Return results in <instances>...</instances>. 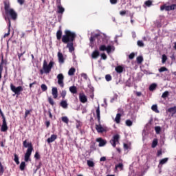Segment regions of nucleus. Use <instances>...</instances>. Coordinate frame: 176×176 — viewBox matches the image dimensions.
I'll return each mask as SVG.
<instances>
[{"instance_id": "nucleus-13", "label": "nucleus", "mask_w": 176, "mask_h": 176, "mask_svg": "<svg viewBox=\"0 0 176 176\" xmlns=\"http://www.w3.org/2000/svg\"><path fill=\"white\" fill-rule=\"evenodd\" d=\"M8 130V125L6 124V120L3 119L1 126V131H6Z\"/></svg>"}, {"instance_id": "nucleus-59", "label": "nucleus", "mask_w": 176, "mask_h": 176, "mask_svg": "<svg viewBox=\"0 0 176 176\" xmlns=\"http://www.w3.org/2000/svg\"><path fill=\"white\" fill-rule=\"evenodd\" d=\"M107 160V158L105 157H102L100 160V162H105Z\"/></svg>"}, {"instance_id": "nucleus-49", "label": "nucleus", "mask_w": 176, "mask_h": 176, "mask_svg": "<svg viewBox=\"0 0 176 176\" xmlns=\"http://www.w3.org/2000/svg\"><path fill=\"white\" fill-rule=\"evenodd\" d=\"M9 35H10V28H8V33L4 34V38H6V36H9Z\"/></svg>"}, {"instance_id": "nucleus-31", "label": "nucleus", "mask_w": 176, "mask_h": 176, "mask_svg": "<svg viewBox=\"0 0 176 176\" xmlns=\"http://www.w3.org/2000/svg\"><path fill=\"white\" fill-rule=\"evenodd\" d=\"M157 85H156V84H152L151 86H150V87H149V90L151 91H153V90H155V89H156V87H157Z\"/></svg>"}, {"instance_id": "nucleus-28", "label": "nucleus", "mask_w": 176, "mask_h": 176, "mask_svg": "<svg viewBox=\"0 0 176 176\" xmlns=\"http://www.w3.org/2000/svg\"><path fill=\"white\" fill-rule=\"evenodd\" d=\"M156 134H160V131H162V127L157 126L155 127Z\"/></svg>"}, {"instance_id": "nucleus-55", "label": "nucleus", "mask_w": 176, "mask_h": 176, "mask_svg": "<svg viewBox=\"0 0 176 176\" xmlns=\"http://www.w3.org/2000/svg\"><path fill=\"white\" fill-rule=\"evenodd\" d=\"M28 115H30V111L29 110H26L25 113V118H27V116H28Z\"/></svg>"}, {"instance_id": "nucleus-29", "label": "nucleus", "mask_w": 176, "mask_h": 176, "mask_svg": "<svg viewBox=\"0 0 176 176\" xmlns=\"http://www.w3.org/2000/svg\"><path fill=\"white\" fill-rule=\"evenodd\" d=\"M87 164L89 166V167H94V162L91 160H87Z\"/></svg>"}, {"instance_id": "nucleus-12", "label": "nucleus", "mask_w": 176, "mask_h": 176, "mask_svg": "<svg viewBox=\"0 0 176 176\" xmlns=\"http://www.w3.org/2000/svg\"><path fill=\"white\" fill-rule=\"evenodd\" d=\"M52 94L54 98H57V97L58 96V91H57L56 87H52Z\"/></svg>"}, {"instance_id": "nucleus-42", "label": "nucleus", "mask_w": 176, "mask_h": 176, "mask_svg": "<svg viewBox=\"0 0 176 176\" xmlns=\"http://www.w3.org/2000/svg\"><path fill=\"white\" fill-rule=\"evenodd\" d=\"M168 96V91H166L162 94V98H166V97Z\"/></svg>"}, {"instance_id": "nucleus-36", "label": "nucleus", "mask_w": 176, "mask_h": 176, "mask_svg": "<svg viewBox=\"0 0 176 176\" xmlns=\"http://www.w3.org/2000/svg\"><path fill=\"white\" fill-rule=\"evenodd\" d=\"M96 116L98 118V120H100V106L98 107L97 109H96Z\"/></svg>"}, {"instance_id": "nucleus-43", "label": "nucleus", "mask_w": 176, "mask_h": 176, "mask_svg": "<svg viewBox=\"0 0 176 176\" xmlns=\"http://www.w3.org/2000/svg\"><path fill=\"white\" fill-rule=\"evenodd\" d=\"M146 6H152V1L148 0L145 3Z\"/></svg>"}, {"instance_id": "nucleus-60", "label": "nucleus", "mask_w": 176, "mask_h": 176, "mask_svg": "<svg viewBox=\"0 0 176 176\" xmlns=\"http://www.w3.org/2000/svg\"><path fill=\"white\" fill-rule=\"evenodd\" d=\"M120 14L121 16H124V15L126 14V11H121V12H120Z\"/></svg>"}, {"instance_id": "nucleus-48", "label": "nucleus", "mask_w": 176, "mask_h": 176, "mask_svg": "<svg viewBox=\"0 0 176 176\" xmlns=\"http://www.w3.org/2000/svg\"><path fill=\"white\" fill-rule=\"evenodd\" d=\"M116 168H123V164H119L118 165L116 166Z\"/></svg>"}, {"instance_id": "nucleus-25", "label": "nucleus", "mask_w": 176, "mask_h": 176, "mask_svg": "<svg viewBox=\"0 0 176 176\" xmlns=\"http://www.w3.org/2000/svg\"><path fill=\"white\" fill-rule=\"evenodd\" d=\"M116 71L118 74H122V72H123V67L122 66H118L116 67Z\"/></svg>"}, {"instance_id": "nucleus-22", "label": "nucleus", "mask_w": 176, "mask_h": 176, "mask_svg": "<svg viewBox=\"0 0 176 176\" xmlns=\"http://www.w3.org/2000/svg\"><path fill=\"white\" fill-rule=\"evenodd\" d=\"M75 71H76L75 68L72 67V68L69 70V72H68V75H69V76H74V74H75Z\"/></svg>"}, {"instance_id": "nucleus-61", "label": "nucleus", "mask_w": 176, "mask_h": 176, "mask_svg": "<svg viewBox=\"0 0 176 176\" xmlns=\"http://www.w3.org/2000/svg\"><path fill=\"white\" fill-rule=\"evenodd\" d=\"M165 9H166V10H171V6H166V7H165Z\"/></svg>"}, {"instance_id": "nucleus-47", "label": "nucleus", "mask_w": 176, "mask_h": 176, "mask_svg": "<svg viewBox=\"0 0 176 176\" xmlns=\"http://www.w3.org/2000/svg\"><path fill=\"white\" fill-rule=\"evenodd\" d=\"M135 56V54L132 52V53L129 56V58H130V60H133V58H134Z\"/></svg>"}, {"instance_id": "nucleus-52", "label": "nucleus", "mask_w": 176, "mask_h": 176, "mask_svg": "<svg viewBox=\"0 0 176 176\" xmlns=\"http://www.w3.org/2000/svg\"><path fill=\"white\" fill-rule=\"evenodd\" d=\"M3 166H2V164L0 162V173H3Z\"/></svg>"}, {"instance_id": "nucleus-33", "label": "nucleus", "mask_w": 176, "mask_h": 176, "mask_svg": "<svg viewBox=\"0 0 176 176\" xmlns=\"http://www.w3.org/2000/svg\"><path fill=\"white\" fill-rule=\"evenodd\" d=\"M159 72L162 73V72H164L166 71H168V69L166 67H162L161 68H160L158 69Z\"/></svg>"}, {"instance_id": "nucleus-58", "label": "nucleus", "mask_w": 176, "mask_h": 176, "mask_svg": "<svg viewBox=\"0 0 176 176\" xmlns=\"http://www.w3.org/2000/svg\"><path fill=\"white\" fill-rule=\"evenodd\" d=\"M34 157H35L36 159H39V153H38V152H36V153H35Z\"/></svg>"}, {"instance_id": "nucleus-19", "label": "nucleus", "mask_w": 176, "mask_h": 176, "mask_svg": "<svg viewBox=\"0 0 176 176\" xmlns=\"http://www.w3.org/2000/svg\"><path fill=\"white\" fill-rule=\"evenodd\" d=\"M98 56H100V52H98V51H94L91 54L92 58H97Z\"/></svg>"}, {"instance_id": "nucleus-54", "label": "nucleus", "mask_w": 176, "mask_h": 176, "mask_svg": "<svg viewBox=\"0 0 176 176\" xmlns=\"http://www.w3.org/2000/svg\"><path fill=\"white\" fill-rule=\"evenodd\" d=\"M101 57L103 60H107V55L105 54H102Z\"/></svg>"}, {"instance_id": "nucleus-45", "label": "nucleus", "mask_w": 176, "mask_h": 176, "mask_svg": "<svg viewBox=\"0 0 176 176\" xmlns=\"http://www.w3.org/2000/svg\"><path fill=\"white\" fill-rule=\"evenodd\" d=\"M65 96H67V91H65V90L62 91L61 97L63 98H65Z\"/></svg>"}, {"instance_id": "nucleus-9", "label": "nucleus", "mask_w": 176, "mask_h": 176, "mask_svg": "<svg viewBox=\"0 0 176 176\" xmlns=\"http://www.w3.org/2000/svg\"><path fill=\"white\" fill-rule=\"evenodd\" d=\"M58 60L60 64H64L65 58L64 55H63V53L58 52Z\"/></svg>"}, {"instance_id": "nucleus-4", "label": "nucleus", "mask_w": 176, "mask_h": 176, "mask_svg": "<svg viewBox=\"0 0 176 176\" xmlns=\"http://www.w3.org/2000/svg\"><path fill=\"white\" fill-rule=\"evenodd\" d=\"M99 49L101 52H104L106 50L108 54H109V53H111V52L115 51V47L111 46V45H108L107 47V46L102 45H100Z\"/></svg>"}, {"instance_id": "nucleus-51", "label": "nucleus", "mask_w": 176, "mask_h": 176, "mask_svg": "<svg viewBox=\"0 0 176 176\" xmlns=\"http://www.w3.org/2000/svg\"><path fill=\"white\" fill-rule=\"evenodd\" d=\"M25 54V51H24L23 53H21V54H18V57L19 58H21L22 56Z\"/></svg>"}, {"instance_id": "nucleus-5", "label": "nucleus", "mask_w": 176, "mask_h": 176, "mask_svg": "<svg viewBox=\"0 0 176 176\" xmlns=\"http://www.w3.org/2000/svg\"><path fill=\"white\" fill-rule=\"evenodd\" d=\"M10 89L12 91H13V93L15 94H17V96L20 94L21 91H23V87L19 86L16 87L14 85H13V84H10Z\"/></svg>"}, {"instance_id": "nucleus-10", "label": "nucleus", "mask_w": 176, "mask_h": 176, "mask_svg": "<svg viewBox=\"0 0 176 176\" xmlns=\"http://www.w3.org/2000/svg\"><path fill=\"white\" fill-rule=\"evenodd\" d=\"M56 140H57V135H52L51 137L47 140V142H48V144H50L52 142H54Z\"/></svg>"}, {"instance_id": "nucleus-38", "label": "nucleus", "mask_w": 176, "mask_h": 176, "mask_svg": "<svg viewBox=\"0 0 176 176\" xmlns=\"http://www.w3.org/2000/svg\"><path fill=\"white\" fill-rule=\"evenodd\" d=\"M137 45L140 47H144V42H142V41H138Z\"/></svg>"}, {"instance_id": "nucleus-44", "label": "nucleus", "mask_w": 176, "mask_h": 176, "mask_svg": "<svg viewBox=\"0 0 176 176\" xmlns=\"http://www.w3.org/2000/svg\"><path fill=\"white\" fill-rule=\"evenodd\" d=\"M166 61H167V56L165 54H164L162 55V64H164Z\"/></svg>"}, {"instance_id": "nucleus-41", "label": "nucleus", "mask_w": 176, "mask_h": 176, "mask_svg": "<svg viewBox=\"0 0 176 176\" xmlns=\"http://www.w3.org/2000/svg\"><path fill=\"white\" fill-rule=\"evenodd\" d=\"M157 145V140L156 139H155L153 141V144H152V148H156V146Z\"/></svg>"}, {"instance_id": "nucleus-39", "label": "nucleus", "mask_w": 176, "mask_h": 176, "mask_svg": "<svg viewBox=\"0 0 176 176\" xmlns=\"http://www.w3.org/2000/svg\"><path fill=\"white\" fill-rule=\"evenodd\" d=\"M137 61H138V64H141V63H142V61H144V58H142V56H138L137 58Z\"/></svg>"}, {"instance_id": "nucleus-57", "label": "nucleus", "mask_w": 176, "mask_h": 176, "mask_svg": "<svg viewBox=\"0 0 176 176\" xmlns=\"http://www.w3.org/2000/svg\"><path fill=\"white\" fill-rule=\"evenodd\" d=\"M111 3L113 5H115L118 2V0H110Z\"/></svg>"}, {"instance_id": "nucleus-2", "label": "nucleus", "mask_w": 176, "mask_h": 176, "mask_svg": "<svg viewBox=\"0 0 176 176\" xmlns=\"http://www.w3.org/2000/svg\"><path fill=\"white\" fill-rule=\"evenodd\" d=\"M23 144L25 148H28L26 153H25V162H28L31 157V153H32V151H34V147H32V144L27 142V140H25Z\"/></svg>"}, {"instance_id": "nucleus-62", "label": "nucleus", "mask_w": 176, "mask_h": 176, "mask_svg": "<svg viewBox=\"0 0 176 176\" xmlns=\"http://www.w3.org/2000/svg\"><path fill=\"white\" fill-rule=\"evenodd\" d=\"M94 38H96V37H94V36H91V38H90V42H93L94 41Z\"/></svg>"}, {"instance_id": "nucleus-3", "label": "nucleus", "mask_w": 176, "mask_h": 176, "mask_svg": "<svg viewBox=\"0 0 176 176\" xmlns=\"http://www.w3.org/2000/svg\"><path fill=\"white\" fill-rule=\"evenodd\" d=\"M54 65V62L50 61V63L47 65V62L46 61V60H45L43 64V69L45 74H49L52 71V68H53Z\"/></svg>"}, {"instance_id": "nucleus-1", "label": "nucleus", "mask_w": 176, "mask_h": 176, "mask_svg": "<svg viewBox=\"0 0 176 176\" xmlns=\"http://www.w3.org/2000/svg\"><path fill=\"white\" fill-rule=\"evenodd\" d=\"M75 38H76V34L71 30H65V35L62 37V42L67 44V47L69 49L70 53H72V52L75 50L74 47V41H75Z\"/></svg>"}, {"instance_id": "nucleus-26", "label": "nucleus", "mask_w": 176, "mask_h": 176, "mask_svg": "<svg viewBox=\"0 0 176 176\" xmlns=\"http://www.w3.org/2000/svg\"><path fill=\"white\" fill-rule=\"evenodd\" d=\"M151 109L154 112H156V113H159V110L157 109V105H156V104L153 105L151 107Z\"/></svg>"}, {"instance_id": "nucleus-37", "label": "nucleus", "mask_w": 176, "mask_h": 176, "mask_svg": "<svg viewBox=\"0 0 176 176\" xmlns=\"http://www.w3.org/2000/svg\"><path fill=\"white\" fill-rule=\"evenodd\" d=\"M105 79L107 82H110V80H112V76H111L109 74H107L105 76Z\"/></svg>"}, {"instance_id": "nucleus-35", "label": "nucleus", "mask_w": 176, "mask_h": 176, "mask_svg": "<svg viewBox=\"0 0 176 176\" xmlns=\"http://www.w3.org/2000/svg\"><path fill=\"white\" fill-rule=\"evenodd\" d=\"M14 160L15 163H16V164H20V162L19 161V157L17 156V154H14Z\"/></svg>"}, {"instance_id": "nucleus-50", "label": "nucleus", "mask_w": 176, "mask_h": 176, "mask_svg": "<svg viewBox=\"0 0 176 176\" xmlns=\"http://www.w3.org/2000/svg\"><path fill=\"white\" fill-rule=\"evenodd\" d=\"M18 3H19V5H24V0H17Z\"/></svg>"}, {"instance_id": "nucleus-32", "label": "nucleus", "mask_w": 176, "mask_h": 176, "mask_svg": "<svg viewBox=\"0 0 176 176\" xmlns=\"http://www.w3.org/2000/svg\"><path fill=\"white\" fill-rule=\"evenodd\" d=\"M24 168H25V162H22L20 164V170H21V171H23L24 170Z\"/></svg>"}, {"instance_id": "nucleus-40", "label": "nucleus", "mask_w": 176, "mask_h": 176, "mask_svg": "<svg viewBox=\"0 0 176 176\" xmlns=\"http://www.w3.org/2000/svg\"><path fill=\"white\" fill-rule=\"evenodd\" d=\"M41 90L43 91H46V90H47V86L45 84L41 85Z\"/></svg>"}, {"instance_id": "nucleus-56", "label": "nucleus", "mask_w": 176, "mask_h": 176, "mask_svg": "<svg viewBox=\"0 0 176 176\" xmlns=\"http://www.w3.org/2000/svg\"><path fill=\"white\" fill-rule=\"evenodd\" d=\"M81 76H82V78H84V79H87V74H81Z\"/></svg>"}, {"instance_id": "nucleus-7", "label": "nucleus", "mask_w": 176, "mask_h": 176, "mask_svg": "<svg viewBox=\"0 0 176 176\" xmlns=\"http://www.w3.org/2000/svg\"><path fill=\"white\" fill-rule=\"evenodd\" d=\"M58 84L60 87H64V75L63 74H59L57 76Z\"/></svg>"}, {"instance_id": "nucleus-46", "label": "nucleus", "mask_w": 176, "mask_h": 176, "mask_svg": "<svg viewBox=\"0 0 176 176\" xmlns=\"http://www.w3.org/2000/svg\"><path fill=\"white\" fill-rule=\"evenodd\" d=\"M48 102L51 105H54V100L52 98H48Z\"/></svg>"}, {"instance_id": "nucleus-63", "label": "nucleus", "mask_w": 176, "mask_h": 176, "mask_svg": "<svg viewBox=\"0 0 176 176\" xmlns=\"http://www.w3.org/2000/svg\"><path fill=\"white\" fill-rule=\"evenodd\" d=\"M161 155H162V151H159L157 152V156H161Z\"/></svg>"}, {"instance_id": "nucleus-53", "label": "nucleus", "mask_w": 176, "mask_h": 176, "mask_svg": "<svg viewBox=\"0 0 176 176\" xmlns=\"http://www.w3.org/2000/svg\"><path fill=\"white\" fill-rule=\"evenodd\" d=\"M175 9H176V4L171 5L170 10H174Z\"/></svg>"}, {"instance_id": "nucleus-27", "label": "nucleus", "mask_w": 176, "mask_h": 176, "mask_svg": "<svg viewBox=\"0 0 176 176\" xmlns=\"http://www.w3.org/2000/svg\"><path fill=\"white\" fill-rule=\"evenodd\" d=\"M62 121L64 123H66V124H68V122H69V119H68V117L64 116V117H62Z\"/></svg>"}, {"instance_id": "nucleus-24", "label": "nucleus", "mask_w": 176, "mask_h": 176, "mask_svg": "<svg viewBox=\"0 0 176 176\" xmlns=\"http://www.w3.org/2000/svg\"><path fill=\"white\" fill-rule=\"evenodd\" d=\"M61 36H63V32L61 30H58L56 33V38L58 41L61 39Z\"/></svg>"}, {"instance_id": "nucleus-64", "label": "nucleus", "mask_w": 176, "mask_h": 176, "mask_svg": "<svg viewBox=\"0 0 176 176\" xmlns=\"http://www.w3.org/2000/svg\"><path fill=\"white\" fill-rule=\"evenodd\" d=\"M160 9H161V10H164V9H166V6H161Z\"/></svg>"}, {"instance_id": "nucleus-16", "label": "nucleus", "mask_w": 176, "mask_h": 176, "mask_svg": "<svg viewBox=\"0 0 176 176\" xmlns=\"http://www.w3.org/2000/svg\"><path fill=\"white\" fill-rule=\"evenodd\" d=\"M4 5H5L6 12H8V11L10 10V8H9L10 6V3H9V1H4Z\"/></svg>"}, {"instance_id": "nucleus-14", "label": "nucleus", "mask_w": 176, "mask_h": 176, "mask_svg": "<svg viewBox=\"0 0 176 176\" xmlns=\"http://www.w3.org/2000/svg\"><path fill=\"white\" fill-rule=\"evenodd\" d=\"M96 129L98 133H104L105 131V129H104V127H102V126H101V124L96 125Z\"/></svg>"}, {"instance_id": "nucleus-8", "label": "nucleus", "mask_w": 176, "mask_h": 176, "mask_svg": "<svg viewBox=\"0 0 176 176\" xmlns=\"http://www.w3.org/2000/svg\"><path fill=\"white\" fill-rule=\"evenodd\" d=\"M8 13H9L10 16H11L12 20H16L17 19V13L14 11L13 9H10L8 11H7Z\"/></svg>"}, {"instance_id": "nucleus-34", "label": "nucleus", "mask_w": 176, "mask_h": 176, "mask_svg": "<svg viewBox=\"0 0 176 176\" xmlns=\"http://www.w3.org/2000/svg\"><path fill=\"white\" fill-rule=\"evenodd\" d=\"M126 126H128L129 127H131V126H133V122L130 120H127L125 122Z\"/></svg>"}, {"instance_id": "nucleus-15", "label": "nucleus", "mask_w": 176, "mask_h": 176, "mask_svg": "<svg viewBox=\"0 0 176 176\" xmlns=\"http://www.w3.org/2000/svg\"><path fill=\"white\" fill-rule=\"evenodd\" d=\"M97 142H99V146H104L107 144V142L102 138H98Z\"/></svg>"}, {"instance_id": "nucleus-17", "label": "nucleus", "mask_w": 176, "mask_h": 176, "mask_svg": "<svg viewBox=\"0 0 176 176\" xmlns=\"http://www.w3.org/2000/svg\"><path fill=\"white\" fill-rule=\"evenodd\" d=\"M60 106L62 108H64V109H67V108H68V103H67V100H62L60 102Z\"/></svg>"}, {"instance_id": "nucleus-11", "label": "nucleus", "mask_w": 176, "mask_h": 176, "mask_svg": "<svg viewBox=\"0 0 176 176\" xmlns=\"http://www.w3.org/2000/svg\"><path fill=\"white\" fill-rule=\"evenodd\" d=\"M79 98L82 103L87 102V98L85 94H80Z\"/></svg>"}, {"instance_id": "nucleus-18", "label": "nucleus", "mask_w": 176, "mask_h": 176, "mask_svg": "<svg viewBox=\"0 0 176 176\" xmlns=\"http://www.w3.org/2000/svg\"><path fill=\"white\" fill-rule=\"evenodd\" d=\"M168 112H170V113H172V115H174V113H176V106L169 108L168 109Z\"/></svg>"}, {"instance_id": "nucleus-30", "label": "nucleus", "mask_w": 176, "mask_h": 176, "mask_svg": "<svg viewBox=\"0 0 176 176\" xmlns=\"http://www.w3.org/2000/svg\"><path fill=\"white\" fill-rule=\"evenodd\" d=\"M167 162H168V158H164L160 160V164H166V163H167Z\"/></svg>"}, {"instance_id": "nucleus-6", "label": "nucleus", "mask_w": 176, "mask_h": 176, "mask_svg": "<svg viewBox=\"0 0 176 176\" xmlns=\"http://www.w3.org/2000/svg\"><path fill=\"white\" fill-rule=\"evenodd\" d=\"M119 138H120V136L119 135H116L113 136V140L110 141V144H111L113 148L116 146V144H119Z\"/></svg>"}, {"instance_id": "nucleus-20", "label": "nucleus", "mask_w": 176, "mask_h": 176, "mask_svg": "<svg viewBox=\"0 0 176 176\" xmlns=\"http://www.w3.org/2000/svg\"><path fill=\"white\" fill-rule=\"evenodd\" d=\"M69 91H71V93H73V94H76V93H77L76 87H75V86L70 87Z\"/></svg>"}, {"instance_id": "nucleus-21", "label": "nucleus", "mask_w": 176, "mask_h": 176, "mask_svg": "<svg viewBox=\"0 0 176 176\" xmlns=\"http://www.w3.org/2000/svg\"><path fill=\"white\" fill-rule=\"evenodd\" d=\"M58 8V13H61L63 14V12H65V9H64V8H63V6H61V5H58L57 6Z\"/></svg>"}, {"instance_id": "nucleus-23", "label": "nucleus", "mask_w": 176, "mask_h": 176, "mask_svg": "<svg viewBox=\"0 0 176 176\" xmlns=\"http://www.w3.org/2000/svg\"><path fill=\"white\" fill-rule=\"evenodd\" d=\"M122 115L120 113H118L116 115V117L115 118V122L116 123H120V118H121Z\"/></svg>"}]
</instances>
